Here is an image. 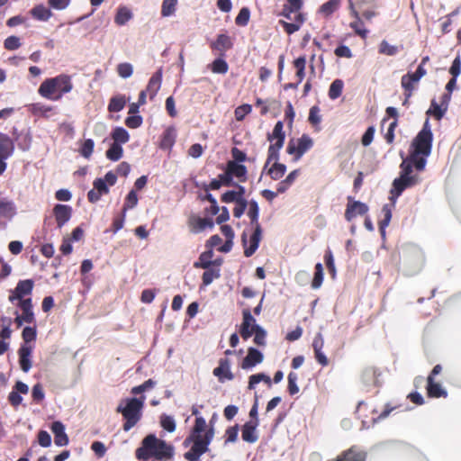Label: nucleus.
Returning <instances> with one entry per match:
<instances>
[{
  "instance_id": "nucleus-1",
  "label": "nucleus",
  "mask_w": 461,
  "mask_h": 461,
  "mask_svg": "<svg viewBox=\"0 0 461 461\" xmlns=\"http://www.w3.org/2000/svg\"><path fill=\"white\" fill-rule=\"evenodd\" d=\"M267 140L271 144L268 147L265 167H267L270 162L275 161L268 169L267 174L273 180H279L285 176L286 171V166L277 162L280 149L283 148L285 140V132L284 131V123L282 121H278L275 124L272 132L267 133Z\"/></svg>"
},
{
  "instance_id": "nucleus-2",
  "label": "nucleus",
  "mask_w": 461,
  "mask_h": 461,
  "mask_svg": "<svg viewBox=\"0 0 461 461\" xmlns=\"http://www.w3.org/2000/svg\"><path fill=\"white\" fill-rule=\"evenodd\" d=\"M72 89L71 77L67 74H60L54 77L46 78L39 86L38 94L45 99L59 101Z\"/></svg>"
},
{
  "instance_id": "nucleus-3",
  "label": "nucleus",
  "mask_w": 461,
  "mask_h": 461,
  "mask_svg": "<svg viewBox=\"0 0 461 461\" xmlns=\"http://www.w3.org/2000/svg\"><path fill=\"white\" fill-rule=\"evenodd\" d=\"M144 401L145 396L128 398L125 400V406H122V403L117 406L116 411L121 413L125 420L122 425L124 431H129L140 420Z\"/></svg>"
},
{
  "instance_id": "nucleus-4",
  "label": "nucleus",
  "mask_w": 461,
  "mask_h": 461,
  "mask_svg": "<svg viewBox=\"0 0 461 461\" xmlns=\"http://www.w3.org/2000/svg\"><path fill=\"white\" fill-rule=\"evenodd\" d=\"M213 434V429H210L205 431L204 435L191 434L185 438V445L187 446L190 442H193V446L189 451L185 453V458L188 461H198L200 456L209 450L208 447Z\"/></svg>"
},
{
  "instance_id": "nucleus-5",
  "label": "nucleus",
  "mask_w": 461,
  "mask_h": 461,
  "mask_svg": "<svg viewBox=\"0 0 461 461\" xmlns=\"http://www.w3.org/2000/svg\"><path fill=\"white\" fill-rule=\"evenodd\" d=\"M433 134L431 132L429 120H426L421 131L417 134L411 142L412 150L410 154L416 158H427L432 148Z\"/></svg>"
},
{
  "instance_id": "nucleus-6",
  "label": "nucleus",
  "mask_w": 461,
  "mask_h": 461,
  "mask_svg": "<svg viewBox=\"0 0 461 461\" xmlns=\"http://www.w3.org/2000/svg\"><path fill=\"white\" fill-rule=\"evenodd\" d=\"M313 139L308 134H303L300 138L291 139L286 147V152L293 156V160L297 162L313 147Z\"/></svg>"
},
{
  "instance_id": "nucleus-7",
  "label": "nucleus",
  "mask_w": 461,
  "mask_h": 461,
  "mask_svg": "<svg viewBox=\"0 0 461 461\" xmlns=\"http://www.w3.org/2000/svg\"><path fill=\"white\" fill-rule=\"evenodd\" d=\"M145 448L156 458H169L173 456V447L164 440L158 439L155 435H148L142 441Z\"/></svg>"
},
{
  "instance_id": "nucleus-8",
  "label": "nucleus",
  "mask_w": 461,
  "mask_h": 461,
  "mask_svg": "<svg viewBox=\"0 0 461 461\" xmlns=\"http://www.w3.org/2000/svg\"><path fill=\"white\" fill-rule=\"evenodd\" d=\"M442 372V366L438 364L436 365L429 375L427 377V395L429 398H446L447 396V392L441 386V384L435 381V376L439 375Z\"/></svg>"
},
{
  "instance_id": "nucleus-9",
  "label": "nucleus",
  "mask_w": 461,
  "mask_h": 461,
  "mask_svg": "<svg viewBox=\"0 0 461 461\" xmlns=\"http://www.w3.org/2000/svg\"><path fill=\"white\" fill-rule=\"evenodd\" d=\"M262 240V228L261 226H257L254 228L253 233L250 235L249 240H248V236L246 231H243L241 234V243L244 248V255L247 258L251 257L259 246V242Z\"/></svg>"
},
{
  "instance_id": "nucleus-10",
  "label": "nucleus",
  "mask_w": 461,
  "mask_h": 461,
  "mask_svg": "<svg viewBox=\"0 0 461 461\" xmlns=\"http://www.w3.org/2000/svg\"><path fill=\"white\" fill-rule=\"evenodd\" d=\"M427 74V71L424 68H417L416 71L413 73H407L402 77L401 85L404 90V95H407V98H411L413 91L415 89V85L419 83L420 78Z\"/></svg>"
},
{
  "instance_id": "nucleus-11",
  "label": "nucleus",
  "mask_w": 461,
  "mask_h": 461,
  "mask_svg": "<svg viewBox=\"0 0 461 461\" xmlns=\"http://www.w3.org/2000/svg\"><path fill=\"white\" fill-rule=\"evenodd\" d=\"M420 182V177L418 174H414L413 176H400L393 180L391 193L393 195L398 197L405 189L412 187Z\"/></svg>"
},
{
  "instance_id": "nucleus-12",
  "label": "nucleus",
  "mask_w": 461,
  "mask_h": 461,
  "mask_svg": "<svg viewBox=\"0 0 461 461\" xmlns=\"http://www.w3.org/2000/svg\"><path fill=\"white\" fill-rule=\"evenodd\" d=\"M426 163L427 160L425 158H416L415 156L410 154L406 158L402 160L400 165V176H413V167H415L417 171H422L425 168Z\"/></svg>"
},
{
  "instance_id": "nucleus-13",
  "label": "nucleus",
  "mask_w": 461,
  "mask_h": 461,
  "mask_svg": "<svg viewBox=\"0 0 461 461\" xmlns=\"http://www.w3.org/2000/svg\"><path fill=\"white\" fill-rule=\"evenodd\" d=\"M19 307L22 311L20 315H17L15 318V323L17 327H21L24 322L25 323H34L35 317L32 311V302L31 298L23 299L19 302Z\"/></svg>"
},
{
  "instance_id": "nucleus-14",
  "label": "nucleus",
  "mask_w": 461,
  "mask_h": 461,
  "mask_svg": "<svg viewBox=\"0 0 461 461\" xmlns=\"http://www.w3.org/2000/svg\"><path fill=\"white\" fill-rule=\"evenodd\" d=\"M369 208L365 203L354 201L351 196H348L344 216L346 221L350 222L357 215L366 214Z\"/></svg>"
},
{
  "instance_id": "nucleus-15",
  "label": "nucleus",
  "mask_w": 461,
  "mask_h": 461,
  "mask_svg": "<svg viewBox=\"0 0 461 461\" xmlns=\"http://www.w3.org/2000/svg\"><path fill=\"white\" fill-rule=\"evenodd\" d=\"M214 222L211 218H201L196 215H191L188 218V227L192 233L197 234L205 229H212Z\"/></svg>"
},
{
  "instance_id": "nucleus-16",
  "label": "nucleus",
  "mask_w": 461,
  "mask_h": 461,
  "mask_svg": "<svg viewBox=\"0 0 461 461\" xmlns=\"http://www.w3.org/2000/svg\"><path fill=\"white\" fill-rule=\"evenodd\" d=\"M214 376H216L219 382L223 383L226 380L231 381L234 379V375L230 370V361L227 357L220 358L219 366L212 371Z\"/></svg>"
},
{
  "instance_id": "nucleus-17",
  "label": "nucleus",
  "mask_w": 461,
  "mask_h": 461,
  "mask_svg": "<svg viewBox=\"0 0 461 461\" xmlns=\"http://www.w3.org/2000/svg\"><path fill=\"white\" fill-rule=\"evenodd\" d=\"M210 47L212 50L218 51L219 56L224 57L226 52L232 49L233 42L229 35L221 33L217 35L216 40L211 42Z\"/></svg>"
},
{
  "instance_id": "nucleus-18",
  "label": "nucleus",
  "mask_w": 461,
  "mask_h": 461,
  "mask_svg": "<svg viewBox=\"0 0 461 461\" xmlns=\"http://www.w3.org/2000/svg\"><path fill=\"white\" fill-rule=\"evenodd\" d=\"M242 316L243 320L240 325V334L244 340H247L253 335V324H256V320L251 315L249 309L243 310Z\"/></svg>"
},
{
  "instance_id": "nucleus-19",
  "label": "nucleus",
  "mask_w": 461,
  "mask_h": 461,
  "mask_svg": "<svg viewBox=\"0 0 461 461\" xmlns=\"http://www.w3.org/2000/svg\"><path fill=\"white\" fill-rule=\"evenodd\" d=\"M324 339L321 332H318L312 341V348L316 361L322 366L329 365V359L323 353Z\"/></svg>"
},
{
  "instance_id": "nucleus-20",
  "label": "nucleus",
  "mask_w": 461,
  "mask_h": 461,
  "mask_svg": "<svg viewBox=\"0 0 461 461\" xmlns=\"http://www.w3.org/2000/svg\"><path fill=\"white\" fill-rule=\"evenodd\" d=\"M53 214L58 228H62L70 220L72 208L69 205L58 203L53 208Z\"/></svg>"
},
{
  "instance_id": "nucleus-21",
  "label": "nucleus",
  "mask_w": 461,
  "mask_h": 461,
  "mask_svg": "<svg viewBox=\"0 0 461 461\" xmlns=\"http://www.w3.org/2000/svg\"><path fill=\"white\" fill-rule=\"evenodd\" d=\"M34 283L32 279L21 280L18 282L13 294L9 299L14 302L15 299L23 300V297L32 294Z\"/></svg>"
},
{
  "instance_id": "nucleus-22",
  "label": "nucleus",
  "mask_w": 461,
  "mask_h": 461,
  "mask_svg": "<svg viewBox=\"0 0 461 461\" xmlns=\"http://www.w3.org/2000/svg\"><path fill=\"white\" fill-rule=\"evenodd\" d=\"M28 392V385L22 381H17L13 387V391L8 395V401L11 405L14 408L18 407L23 401L21 393L27 394Z\"/></svg>"
},
{
  "instance_id": "nucleus-23",
  "label": "nucleus",
  "mask_w": 461,
  "mask_h": 461,
  "mask_svg": "<svg viewBox=\"0 0 461 461\" xmlns=\"http://www.w3.org/2000/svg\"><path fill=\"white\" fill-rule=\"evenodd\" d=\"M263 354L255 348H249L247 356L243 358L240 366L242 369H249L263 362Z\"/></svg>"
},
{
  "instance_id": "nucleus-24",
  "label": "nucleus",
  "mask_w": 461,
  "mask_h": 461,
  "mask_svg": "<svg viewBox=\"0 0 461 461\" xmlns=\"http://www.w3.org/2000/svg\"><path fill=\"white\" fill-rule=\"evenodd\" d=\"M32 347L31 345L23 344L19 350V365L21 369L27 373L32 367Z\"/></svg>"
},
{
  "instance_id": "nucleus-25",
  "label": "nucleus",
  "mask_w": 461,
  "mask_h": 461,
  "mask_svg": "<svg viewBox=\"0 0 461 461\" xmlns=\"http://www.w3.org/2000/svg\"><path fill=\"white\" fill-rule=\"evenodd\" d=\"M258 425V420H249L247 421L241 429V438L244 441L248 443H255L258 437L257 434V427Z\"/></svg>"
},
{
  "instance_id": "nucleus-26",
  "label": "nucleus",
  "mask_w": 461,
  "mask_h": 461,
  "mask_svg": "<svg viewBox=\"0 0 461 461\" xmlns=\"http://www.w3.org/2000/svg\"><path fill=\"white\" fill-rule=\"evenodd\" d=\"M385 113L388 117H392L394 120L389 124L386 133L384 134V140L388 144H392L394 141V131L398 125V112L397 109L392 106L386 108Z\"/></svg>"
},
{
  "instance_id": "nucleus-27",
  "label": "nucleus",
  "mask_w": 461,
  "mask_h": 461,
  "mask_svg": "<svg viewBox=\"0 0 461 461\" xmlns=\"http://www.w3.org/2000/svg\"><path fill=\"white\" fill-rule=\"evenodd\" d=\"M51 431L54 434V442L59 447L68 444V437L65 432V427L60 421H54L51 424Z\"/></svg>"
},
{
  "instance_id": "nucleus-28",
  "label": "nucleus",
  "mask_w": 461,
  "mask_h": 461,
  "mask_svg": "<svg viewBox=\"0 0 461 461\" xmlns=\"http://www.w3.org/2000/svg\"><path fill=\"white\" fill-rule=\"evenodd\" d=\"M305 21V17L303 14H297L294 15V19L293 23H288L284 20L279 21V24L283 27L284 31L288 34L291 35L297 31L300 30L301 26Z\"/></svg>"
},
{
  "instance_id": "nucleus-29",
  "label": "nucleus",
  "mask_w": 461,
  "mask_h": 461,
  "mask_svg": "<svg viewBox=\"0 0 461 461\" xmlns=\"http://www.w3.org/2000/svg\"><path fill=\"white\" fill-rule=\"evenodd\" d=\"M226 168L229 170V173L232 178L237 177L240 182L247 181L248 170L244 165L236 163L235 161H229L227 163Z\"/></svg>"
},
{
  "instance_id": "nucleus-30",
  "label": "nucleus",
  "mask_w": 461,
  "mask_h": 461,
  "mask_svg": "<svg viewBox=\"0 0 461 461\" xmlns=\"http://www.w3.org/2000/svg\"><path fill=\"white\" fill-rule=\"evenodd\" d=\"M162 82V70L158 69L149 78L146 91L148 92L149 98L153 99L160 89Z\"/></svg>"
},
{
  "instance_id": "nucleus-31",
  "label": "nucleus",
  "mask_w": 461,
  "mask_h": 461,
  "mask_svg": "<svg viewBox=\"0 0 461 461\" xmlns=\"http://www.w3.org/2000/svg\"><path fill=\"white\" fill-rule=\"evenodd\" d=\"M27 110L32 115L35 117L48 118L50 113L53 111V107L41 103H34L29 104L27 106Z\"/></svg>"
},
{
  "instance_id": "nucleus-32",
  "label": "nucleus",
  "mask_w": 461,
  "mask_h": 461,
  "mask_svg": "<svg viewBox=\"0 0 461 461\" xmlns=\"http://www.w3.org/2000/svg\"><path fill=\"white\" fill-rule=\"evenodd\" d=\"M213 256L212 250L209 249L207 251L203 252L198 261H195L194 263V267L195 268H203V269H208L211 267H215L217 264H221L220 262L212 261V258Z\"/></svg>"
},
{
  "instance_id": "nucleus-33",
  "label": "nucleus",
  "mask_w": 461,
  "mask_h": 461,
  "mask_svg": "<svg viewBox=\"0 0 461 461\" xmlns=\"http://www.w3.org/2000/svg\"><path fill=\"white\" fill-rule=\"evenodd\" d=\"M176 138V131L174 127L167 128L161 137L160 148L170 149L175 144Z\"/></svg>"
},
{
  "instance_id": "nucleus-34",
  "label": "nucleus",
  "mask_w": 461,
  "mask_h": 461,
  "mask_svg": "<svg viewBox=\"0 0 461 461\" xmlns=\"http://www.w3.org/2000/svg\"><path fill=\"white\" fill-rule=\"evenodd\" d=\"M219 267L220 264H217L215 267H211L208 269H205L202 276L203 285L207 286L211 285L214 279L221 276Z\"/></svg>"
},
{
  "instance_id": "nucleus-35",
  "label": "nucleus",
  "mask_w": 461,
  "mask_h": 461,
  "mask_svg": "<svg viewBox=\"0 0 461 461\" xmlns=\"http://www.w3.org/2000/svg\"><path fill=\"white\" fill-rule=\"evenodd\" d=\"M132 18L131 11L126 6H121L117 9V13L114 17V23L117 25H124Z\"/></svg>"
},
{
  "instance_id": "nucleus-36",
  "label": "nucleus",
  "mask_w": 461,
  "mask_h": 461,
  "mask_svg": "<svg viewBox=\"0 0 461 461\" xmlns=\"http://www.w3.org/2000/svg\"><path fill=\"white\" fill-rule=\"evenodd\" d=\"M126 103L127 100L124 95H114L110 99V102L108 104V111L110 113H118L124 108Z\"/></svg>"
},
{
  "instance_id": "nucleus-37",
  "label": "nucleus",
  "mask_w": 461,
  "mask_h": 461,
  "mask_svg": "<svg viewBox=\"0 0 461 461\" xmlns=\"http://www.w3.org/2000/svg\"><path fill=\"white\" fill-rule=\"evenodd\" d=\"M14 150V144L11 139L2 134V160L8 158ZM5 169V163L2 161V173Z\"/></svg>"
},
{
  "instance_id": "nucleus-38",
  "label": "nucleus",
  "mask_w": 461,
  "mask_h": 461,
  "mask_svg": "<svg viewBox=\"0 0 461 461\" xmlns=\"http://www.w3.org/2000/svg\"><path fill=\"white\" fill-rule=\"evenodd\" d=\"M33 18L39 21H47L52 15L51 11L43 5H38L31 10Z\"/></svg>"
},
{
  "instance_id": "nucleus-39",
  "label": "nucleus",
  "mask_w": 461,
  "mask_h": 461,
  "mask_svg": "<svg viewBox=\"0 0 461 461\" xmlns=\"http://www.w3.org/2000/svg\"><path fill=\"white\" fill-rule=\"evenodd\" d=\"M258 215H259V208L258 204L256 201L251 200L249 203V211L248 216L250 219V224L253 228H257V226H261L258 222Z\"/></svg>"
},
{
  "instance_id": "nucleus-40",
  "label": "nucleus",
  "mask_w": 461,
  "mask_h": 461,
  "mask_svg": "<svg viewBox=\"0 0 461 461\" xmlns=\"http://www.w3.org/2000/svg\"><path fill=\"white\" fill-rule=\"evenodd\" d=\"M294 68L296 69V77L298 79V83H302L305 77V67H306V58L305 56H301L295 59L293 62Z\"/></svg>"
},
{
  "instance_id": "nucleus-41",
  "label": "nucleus",
  "mask_w": 461,
  "mask_h": 461,
  "mask_svg": "<svg viewBox=\"0 0 461 461\" xmlns=\"http://www.w3.org/2000/svg\"><path fill=\"white\" fill-rule=\"evenodd\" d=\"M350 7L352 10V14L357 19V21L350 23V27L354 30L356 34L362 38H366L368 32L367 30L362 28L363 23L359 19L358 13L354 9L352 2H350Z\"/></svg>"
},
{
  "instance_id": "nucleus-42",
  "label": "nucleus",
  "mask_w": 461,
  "mask_h": 461,
  "mask_svg": "<svg viewBox=\"0 0 461 461\" xmlns=\"http://www.w3.org/2000/svg\"><path fill=\"white\" fill-rule=\"evenodd\" d=\"M210 68L212 73L215 74H226L229 70V65L224 60L223 57H219L218 59H214L212 64L210 65Z\"/></svg>"
},
{
  "instance_id": "nucleus-43",
  "label": "nucleus",
  "mask_w": 461,
  "mask_h": 461,
  "mask_svg": "<svg viewBox=\"0 0 461 461\" xmlns=\"http://www.w3.org/2000/svg\"><path fill=\"white\" fill-rule=\"evenodd\" d=\"M112 138L113 140V143H118L121 145L128 142L130 136L124 128L116 127L112 133Z\"/></svg>"
},
{
  "instance_id": "nucleus-44",
  "label": "nucleus",
  "mask_w": 461,
  "mask_h": 461,
  "mask_svg": "<svg viewBox=\"0 0 461 461\" xmlns=\"http://www.w3.org/2000/svg\"><path fill=\"white\" fill-rule=\"evenodd\" d=\"M384 219L379 221V230L382 236L385 234V228L389 225L392 219V211L389 204H384L382 208Z\"/></svg>"
},
{
  "instance_id": "nucleus-45",
  "label": "nucleus",
  "mask_w": 461,
  "mask_h": 461,
  "mask_svg": "<svg viewBox=\"0 0 461 461\" xmlns=\"http://www.w3.org/2000/svg\"><path fill=\"white\" fill-rule=\"evenodd\" d=\"M123 154L122 146L118 143H112L110 148L106 150V158L112 161H118Z\"/></svg>"
},
{
  "instance_id": "nucleus-46",
  "label": "nucleus",
  "mask_w": 461,
  "mask_h": 461,
  "mask_svg": "<svg viewBox=\"0 0 461 461\" xmlns=\"http://www.w3.org/2000/svg\"><path fill=\"white\" fill-rule=\"evenodd\" d=\"M344 83L341 79H335L330 86L329 97L331 100L339 98L343 91Z\"/></svg>"
},
{
  "instance_id": "nucleus-47",
  "label": "nucleus",
  "mask_w": 461,
  "mask_h": 461,
  "mask_svg": "<svg viewBox=\"0 0 461 461\" xmlns=\"http://www.w3.org/2000/svg\"><path fill=\"white\" fill-rule=\"evenodd\" d=\"M340 0H329L320 7V13L325 17L330 16L339 6Z\"/></svg>"
},
{
  "instance_id": "nucleus-48",
  "label": "nucleus",
  "mask_w": 461,
  "mask_h": 461,
  "mask_svg": "<svg viewBox=\"0 0 461 461\" xmlns=\"http://www.w3.org/2000/svg\"><path fill=\"white\" fill-rule=\"evenodd\" d=\"M447 110L438 104L435 100L431 101L430 108L427 111V114H431L438 121L441 120Z\"/></svg>"
},
{
  "instance_id": "nucleus-49",
  "label": "nucleus",
  "mask_w": 461,
  "mask_h": 461,
  "mask_svg": "<svg viewBox=\"0 0 461 461\" xmlns=\"http://www.w3.org/2000/svg\"><path fill=\"white\" fill-rule=\"evenodd\" d=\"M253 333L255 334L254 343L257 344L258 346H265L267 337L266 330L258 324H253Z\"/></svg>"
},
{
  "instance_id": "nucleus-50",
  "label": "nucleus",
  "mask_w": 461,
  "mask_h": 461,
  "mask_svg": "<svg viewBox=\"0 0 461 461\" xmlns=\"http://www.w3.org/2000/svg\"><path fill=\"white\" fill-rule=\"evenodd\" d=\"M250 18V11L248 7H242L235 18V23L238 26H246Z\"/></svg>"
},
{
  "instance_id": "nucleus-51",
  "label": "nucleus",
  "mask_w": 461,
  "mask_h": 461,
  "mask_svg": "<svg viewBox=\"0 0 461 461\" xmlns=\"http://www.w3.org/2000/svg\"><path fill=\"white\" fill-rule=\"evenodd\" d=\"M95 142L92 139L85 140L82 146L79 149V153L85 158H89L94 151Z\"/></svg>"
},
{
  "instance_id": "nucleus-52",
  "label": "nucleus",
  "mask_w": 461,
  "mask_h": 461,
  "mask_svg": "<svg viewBox=\"0 0 461 461\" xmlns=\"http://www.w3.org/2000/svg\"><path fill=\"white\" fill-rule=\"evenodd\" d=\"M177 0H164L161 6L162 16H170L176 11Z\"/></svg>"
},
{
  "instance_id": "nucleus-53",
  "label": "nucleus",
  "mask_w": 461,
  "mask_h": 461,
  "mask_svg": "<svg viewBox=\"0 0 461 461\" xmlns=\"http://www.w3.org/2000/svg\"><path fill=\"white\" fill-rule=\"evenodd\" d=\"M323 281V267L321 263L315 265V273L312 282V287L317 289L321 285Z\"/></svg>"
},
{
  "instance_id": "nucleus-54",
  "label": "nucleus",
  "mask_w": 461,
  "mask_h": 461,
  "mask_svg": "<svg viewBox=\"0 0 461 461\" xmlns=\"http://www.w3.org/2000/svg\"><path fill=\"white\" fill-rule=\"evenodd\" d=\"M251 111H252V106L250 104H241V105L238 106L234 111L235 119L238 122H241L244 120L246 115H248L249 113H251Z\"/></svg>"
},
{
  "instance_id": "nucleus-55",
  "label": "nucleus",
  "mask_w": 461,
  "mask_h": 461,
  "mask_svg": "<svg viewBox=\"0 0 461 461\" xmlns=\"http://www.w3.org/2000/svg\"><path fill=\"white\" fill-rule=\"evenodd\" d=\"M288 393L290 395H294L299 392V387L297 385L298 375L294 372H290L288 375Z\"/></svg>"
},
{
  "instance_id": "nucleus-56",
  "label": "nucleus",
  "mask_w": 461,
  "mask_h": 461,
  "mask_svg": "<svg viewBox=\"0 0 461 461\" xmlns=\"http://www.w3.org/2000/svg\"><path fill=\"white\" fill-rule=\"evenodd\" d=\"M22 337L24 341L23 344L29 345L30 342L34 341L37 337L36 327H25L22 332Z\"/></svg>"
},
{
  "instance_id": "nucleus-57",
  "label": "nucleus",
  "mask_w": 461,
  "mask_h": 461,
  "mask_svg": "<svg viewBox=\"0 0 461 461\" xmlns=\"http://www.w3.org/2000/svg\"><path fill=\"white\" fill-rule=\"evenodd\" d=\"M138 203V196L134 190H131L125 198L122 211L125 212L127 210L136 206Z\"/></svg>"
},
{
  "instance_id": "nucleus-58",
  "label": "nucleus",
  "mask_w": 461,
  "mask_h": 461,
  "mask_svg": "<svg viewBox=\"0 0 461 461\" xmlns=\"http://www.w3.org/2000/svg\"><path fill=\"white\" fill-rule=\"evenodd\" d=\"M457 14V10L453 11L452 13L448 14L445 17L441 18V32L443 34H447L451 31V25H452V16H455Z\"/></svg>"
},
{
  "instance_id": "nucleus-59",
  "label": "nucleus",
  "mask_w": 461,
  "mask_h": 461,
  "mask_svg": "<svg viewBox=\"0 0 461 461\" xmlns=\"http://www.w3.org/2000/svg\"><path fill=\"white\" fill-rule=\"evenodd\" d=\"M117 73L122 78L130 77L133 73L132 66L130 63H120L117 66Z\"/></svg>"
},
{
  "instance_id": "nucleus-60",
  "label": "nucleus",
  "mask_w": 461,
  "mask_h": 461,
  "mask_svg": "<svg viewBox=\"0 0 461 461\" xmlns=\"http://www.w3.org/2000/svg\"><path fill=\"white\" fill-rule=\"evenodd\" d=\"M379 52L387 56H393L398 52V47L389 44L386 41H382L379 46Z\"/></svg>"
},
{
  "instance_id": "nucleus-61",
  "label": "nucleus",
  "mask_w": 461,
  "mask_h": 461,
  "mask_svg": "<svg viewBox=\"0 0 461 461\" xmlns=\"http://www.w3.org/2000/svg\"><path fill=\"white\" fill-rule=\"evenodd\" d=\"M161 427L168 432H173L176 429V422L174 419L167 415H162L160 418Z\"/></svg>"
},
{
  "instance_id": "nucleus-62",
  "label": "nucleus",
  "mask_w": 461,
  "mask_h": 461,
  "mask_svg": "<svg viewBox=\"0 0 461 461\" xmlns=\"http://www.w3.org/2000/svg\"><path fill=\"white\" fill-rule=\"evenodd\" d=\"M21 40L17 36H10L5 40L4 46L8 50H14L21 47Z\"/></svg>"
},
{
  "instance_id": "nucleus-63",
  "label": "nucleus",
  "mask_w": 461,
  "mask_h": 461,
  "mask_svg": "<svg viewBox=\"0 0 461 461\" xmlns=\"http://www.w3.org/2000/svg\"><path fill=\"white\" fill-rule=\"evenodd\" d=\"M16 213V208L13 203L2 201V217L11 219Z\"/></svg>"
},
{
  "instance_id": "nucleus-64",
  "label": "nucleus",
  "mask_w": 461,
  "mask_h": 461,
  "mask_svg": "<svg viewBox=\"0 0 461 461\" xmlns=\"http://www.w3.org/2000/svg\"><path fill=\"white\" fill-rule=\"evenodd\" d=\"M155 385V382L152 380V379H148L147 381H145L143 384L138 385V386H134L132 389H131V393L132 394H140V393H142L151 388H153Z\"/></svg>"
}]
</instances>
